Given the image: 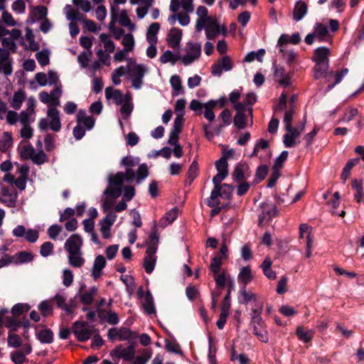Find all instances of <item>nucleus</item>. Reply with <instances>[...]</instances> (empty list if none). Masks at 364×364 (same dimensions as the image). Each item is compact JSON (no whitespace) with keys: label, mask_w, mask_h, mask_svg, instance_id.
I'll return each mask as SVG.
<instances>
[{"label":"nucleus","mask_w":364,"mask_h":364,"mask_svg":"<svg viewBox=\"0 0 364 364\" xmlns=\"http://www.w3.org/2000/svg\"><path fill=\"white\" fill-rule=\"evenodd\" d=\"M186 55L183 56H178V58L181 59L185 65H188L198 60L200 56L201 46L198 43L188 42L185 47Z\"/></svg>","instance_id":"2"},{"label":"nucleus","mask_w":364,"mask_h":364,"mask_svg":"<svg viewBox=\"0 0 364 364\" xmlns=\"http://www.w3.org/2000/svg\"><path fill=\"white\" fill-rule=\"evenodd\" d=\"M1 42L3 46V48L11 50L12 53H15L16 52L17 45L14 39L11 38H1Z\"/></svg>","instance_id":"43"},{"label":"nucleus","mask_w":364,"mask_h":364,"mask_svg":"<svg viewBox=\"0 0 364 364\" xmlns=\"http://www.w3.org/2000/svg\"><path fill=\"white\" fill-rule=\"evenodd\" d=\"M38 309L41 311L43 316H48L52 314V307L48 301H43L38 305Z\"/></svg>","instance_id":"59"},{"label":"nucleus","mask_w":364,"mask_h":364,"mask_svg":"<svg viewBox=\"0 0 364 364\" xmlns=\"http://www.w3.org/2000/svg\"><path fill=\"white\" fill-rule=\"evenodd\" d=\"M105 97L107 100L112 98L118 105L122 104L124 101L122 92L119 90H114L111 87L105 89Z\"/></svg>","instance_id":"17"},{"label":"nucleus","mask_w":364,"mask_h":364,"mask_svg":"<svg viewBox=\"0 0 364 364\" xmlns=\"http://www.w3.org/2000/svg\"><path fill=\"white\" fill-rule=\"evenodd\" d=\"M268 170H269V167L265 164L260 165L259 166H258V168H257V171H256V173H255V177H256V178L255 179V183H257L260 182L261 181H262L263 179H264V178L266 177V176L268 173Z\"/></svg>","instance_id":"42"},{"label":"nucleus","mask_w":364,"mask_h":364,"mask_svg":"<svg viewBox=\"0 0 364 364\" xmlns=\"http://www.w3.org/2000/svg\"><path fill=\"white\" fill-rule=\"evenodd\" d=\"M82 245V240L80 235L73 234L65 243V250L69 255L81 254V247Z\"/></svg>","instance_id":"6"},{"label":"nucleus","mask_w":364,"mask_h":364,"mask_svg":"<svg viewBox=\"0 0 364 364\" xmlns=\"http://www.w3.org/2000/svg\"><path fill=\"white\" fill-rule=\"evenodd\" d=\"M124 181V172H117L114 176L109 177V183L111 186H116L120 187Z\"/></svg>","instance_id":"40"},{"label":"nucleus","mask_w":364,"mask_h":364,"mask_svg":"<svg viewBox=\"0 0 364 364\" xmlns=\"http://www.w3.org/2000/svg\"><path fill=\"white\" fill-rule=\"evenodd\" d=\"M134 348L132 345L129 346L126 348H123L122 345L117 346L114 350L110 352V356L117 358H123L125 360L130 361L134 356Z\"/></svg>","instance_id":"8"},{"label":"nucleus","mask_w":364,"mask_h":364,"mask_svg":"<svg viewBox=\"0 0 364 364\" xmlns=\"http://www.w3.org/2000/svg\"><path fill=\"white\" fill-rule=\"evenodd\" d=\"M34 153V148L31 146V144H28L22 147L20 151V155L23 160H32Z\"/></svg>","instance_id":"35"},{"label":"nucleus","mask_w":364,"mask_h":364,"mask_svg":"<svg viewBox=\"0 0 364 364\" xmlns=\"http://www.w3.org/2000/svg\"><path fill=\"white\" fill-rule=\"evenodd\" d=\"M182 38V30L173 28L168 34V45L172 48H176L179 46Z\"/></svg>","instance_id":"12"},{"label":"nucleus","mask_w":364,"mask_h":364,"mask_svg":"<svg viewBox=\"0 0 364 364\" xmlns=\"http://www.w3.org/2000/svg\"><path fill=\"white\" fill-rule=\"evenodd\" d=\"M81 254L77 255H69L68 262L69 264L73 267H80L85 263L84 258L81 256Z\"/></svg>","instance_id":"36"},{"label":"nucleus","mask_w":364,"mask_h":364,"mask_svg":"<svg viewBox=\"0 0 364 364\" xmlns=\"http://www.w3.org/2000/svg\"><path fill=\"white\" fill-rule=\"evenodd\" d=\"M136 337L130 328L122 327L119 329V339L120 341H129Z\"/></svg>","instance_id":"33"},{"label":"nucleus","mask_w":364,"mask_h":364,"mask_svg":"<svg viewBox=\"0 0 364 364\" xmlns=\"http://www.w3.org/2000/svg\"><path fill=\"white\" fill-rule=\"evenodd\" d=\"M142 306L144 311L149 315L156 312L154 299L149 290H147L143 297Z\"/></svg>","instance_id":"15"},{"label":"nucleus","mask_w":364,"mask_h":364,"mask_svg":"<svg viewBox=\"0 0 364 364\" xmlns=\"http://www.w3.org/2000/svg\"><path fill=\"white\" fill-rule=\"evenodd\" d=\"M165 348L168 352L175 353L176 354L181 353L179 344L168 339L165 341Z\"/></svg>","instance_id":"55"},{"label":"nucleus","mask_w":364,"mask_h":364,"mask_svg":"<svg viewBox=\"0 0 364 364\" xmlns=\"http://www.w3.org/2000/svg\"><path fill=\"white\" fill-rule=\"evenodd\" d=\"M104 195L110 196L114 198H117L119 197L122 194V188L121 187H107L103 192Z\"/></svg>","instance_id":"62"},{"label":"nucleus","mask_w":364,"mask_h":364,"mask_svg":"<svg viewBox=\"0 0 364 364\" xmlns=\"http://www.w3.org/2000/svg\"><path fill=\"white\" fill-rule=\"evenodd\" d=\"M120 164L127 168H132L139 164V160H136L132 156H127L122 159Z\"/></svg>","instance_id":"61"},{"label":"nucleus","mask_w":364,"mask_h":364,"mask_svg":"<svg viewBox=\"0 0 364 364\" xmlns=\"http://www.w3.org/2000/svg\"><path fill=\"white\" fill-rule=\"evenodd\" d=\"M146 70V67L142 64L136 65L133 68L127 66V71L132 78H143Z\"/></svg>","instance_id":"21"},{"label":"nucleus","mask_w":364,"mask_h":364,"mask_svg":"<svg viewBox=\"0 0 364 364\" xmlns=\"http://www.w3.org/2000/svg\"><path fill=\"white\" fill-rule=\"evenodd\" d=\"M116 218V214L112 212H109L102 220L100 221L99 225L111 228L115 222Z\"/></svg>","instance_id":"48"},{"label":"nucleus","mask_w":364,"mask_h":364,"mask_svg":"<svg viewBox=\"0 0 364 364\" xmlns=\"http://www.w3.org/2000/svg\"><path fill=\"white\" fill-rule=\"evenodd\" d=\"M351 186L353 189L356 191L354 196L355 199L358 203H360L364 194L362 181H358V179H354L352 181Z\"/></svg>","instance_id":"25"},{"label":"nucleus","mask_w":364,"mask_h":364,"mask_svg":"<svg viewBox=\"0 0 364 364\" xmlns=\"http://www.w3.org/2000/svg\"><path fill=\"white\" fill-rule=\"evenodd\" d=\"M11 53H12L11 50L0 48V73L6 76L11 75L13 72Z\"/></svg>","instance_id":"5"},{"label":"nucleus","mask_w":364,"mask_h":364,"mask_svg":"<svg viewBox=\"0 0 364 364\" xmlns=\"http://www.w3.org/2000/svg\"><path fill=\"white\" fill-rule=\"evenodd\" d=\"M87 322L80 321H77L73 324V332L80 342H85L90 339L92 336L93 331H95L87 328Z\"/></svg>","instance_id":"3"},{"label":"nucleus","mask_w":364,"mask_h":364,"mask_svg":"<svg viewBox=\"0 0 364 364\" xmlns=\"http://www.w3.org/2000/svg\"><path fill=\"white\" fill-rule=\"evenodd\" d=\"M53 244L50 242H45L41 246L40 254L42 257H46L53 253Z\"/></svg>","instance_id":"52"},{"label":"nucleus","mask_w":364,"mask_h":364,"mask_svg":"<svg viewBox=\"0 0 364 364\" xmlns=\"http://www.w3.org/2000/svg\"><path fill=\"white\" fill-rule=\"evenodd\" d=\"M244 168L245 166L241 164H239L235 166L232 172V178L235 181L240 182L245 178Z\"/></svg>","instance_id":"41"},{"label":"nucleus","mask_w":364,"mask_h":364,"mask_svg":"<svg viewBox=\"0 0 364 364\" xmlns=\"http://www.w3.org/2000/svg\"><path fill=\"white\" fill-rule=\"evenodd\" d=\"M227 286H228V291L223 300L221 307L230 309V306H231L230 294H231L232 290H233L235 288L234 280L231 278H228Z\"/></svg>","instance_id":"23"},{"label":"nucleus","mask_w":364,"mask_h":364,"mask_svg":"<svg viewBox=\"0 0 364 364\" xmlns=\"http://www.w3.org/2000/svg\"><path fill=\"white\" fill-rule=\"evenodd\" d=\"M198 170L199 167L198 162L195 160L191 163L187 172V178L188 180H189V184H191L193 181V180L197 177Z\"/></svg>","instance_id":"32"},{"label":"nucleus","mask_w":364,"mask_h":364,"mask_svg":"<svg viewBox=\"0 0 364 364\" xmlns=\"http://www.w3.org/2000/svg\"><path fill=\"white\" fill-rule=\"evenodd\" d=\"M62 231V227L58 225H52L48 229V235L52 240H55Z\"/></svg>","instance_id":"60"},{"label":"nucleus","mask_w":364,"mask_h":364,"mask_svg":"<svg viewBox=\"0 0 364 364\" xmlns=\"http://www.w3.org/2000/svg\"><path fill=\"white\" fill-rule=\"evenodd\" d=\"M1 21L9 26H14L16 24L12 15L5 10L3 11L1 18L0 19V23Z\"/></svg>","instance_id":"56"},{"label":"nucleus","mask_w":364,"mask_h":364,"mask_svg":"<svg viewBox=\"0 0 364 364\" xmlns=\"http://www.w3.org/2000/svg\"><path fill=\"white\" fill-rule=\"evenodd\" d=\"M262 213L259 215V225H260L265 219L271 220L278 215L277 206L272 203H262L260 205Z\"/></svg>","instance_id":"9"},{"label":"nucleus","mask_w":364,"mask_h":364,"mask_svg":"<svg viewBox=\"0 0 364 364\" xmlns=\"http://www.w3.org/2000/svg\"><path fill=\"white\" fill-rule=\"evenodd\" d=\"M222 266V257L216 256L212 259L210 269L215 274H217L219 273L220 268Z\"/></svg>","instance_id":"50"},{"label":"nucleus","mask_w":364,"mask_h":364,"mask_svg":"<svg viewBox=\"0 0 364 364\" xmlns=\"http://www.w3.org/2000/svg\"><path fill=\"white\" fill-rule=\"evenodd\" d=\"M36 58L38 63L42 66H46L50 63L49 55L47 51L41 50L38 52L36 54Z\"/></svg>","instance_id":"51"},{"label":"nucleus","mask_w":364,"mask_h":364,"mask_svg":"<svg viewBox=\"0 0 364 364\" xmlns=\"http://www.w3.org/2000/svg\"><path fill=\"white\" fill-rule=\"evenodd\" d=\"M230 309L221 307V313L219 316L216 325L219 329H223L227 321V318L229 315Z\"/></svg>","instance_id":"46"},{"label":"nucleus","mask_w":364,"mask_h":364,"mask_svg":"<svg viewBox=\"0 0 364 364\" xmlns=\"http://www.w3.org/2000/svg\"><path fill=\"white\" fill-rule=\"evenodd\" d=\"M45 149L47 151L53 150L55 147L54 136L47 134L44 138Z\"/></svg>","instance_id":"57"},{"label":"nucleus","mask_w":364,"mask_h":364,"mask_svg":"<svg viewBox=\"0 0 364 364\" xmlns=\"http://www.w3.org/2000/svg\"><path fill=\"white\" fill-rule=\"evenodd\" d=\"M240 294L242 296V300L240 298L238 299L240 304H247L251 301H256L257 299V295L252 292L247 291L245 287L240 289Z\"/></svg>","instance_id":"28"},{"label":"nucleus","mask_w":364,"mask_h":364,"mask_svg":"<svg viewBox=\"0 0 364 364\" xmlns=\"http://www.w3.org/2000/svg\"><path fill=\"white\" fill-rule=\"evenodd\" d=\"M105 265V258L102 255H97L95 259L92 269V276L95 279H98L102 275V269Z\"/></svg>","instance_id":"11"},{"label":"nucleus","mask_w":364,"mask_h":364,"mask_svg":"<svg viewBox=\"0 0 364 364\" xmlns=\"http://www.w3.org/2000/svg\"><path fill=\"white\" fill-rule=\"evenodd\" d=\"M307 9V4L304 1H296L293 11V18L296 21H301L306 14Z\"/></svg>","instance_id":"13"},{"label":"nucleus","mask_w":364,"mask_h":364,"mask_svg":"<svg viewBox=\"0 0 364 364\" xmlns=\"http://www.w3.org/2000/svg\"><path fill=\"white\" fill-rule=\"evenodd\" d=\"M290 134L284 135V144L286 147H293L295 144V139L301 135L300 132H296V129L291 128V130H287Z\"/></svg>","instance_id":"20"},{"label":"nucleus","mask_w":364,"mask_h":364,"mask_svg":"<svg viewBox=\"0 0 364 364\" xmlns=\"http://www.w3.org/2000/svg\"><path fill=\"white\" fill-rule=\"evenodd\" d=\"M156 262V257L145 256L144 259V267L147 274H151L154 271Z\"/></svg>","instance_id":"37"},{"label":"nucleus","mask_w":364,"mask_h":364,"mask_svg":"<svg viewBox=\"0 0 364 364\" xmlns=\"http://www.w3.org/2000/svg\"><path fill=\"white\" fill-rule=\"evenodd\" d=\"M233 122L235 126L237 128L244 129L247 125L245 113H236L234 117Z\"/></svg>","instance_id":"49"},{"label":"nucleus","mask_w":364,"mask_h":364,"mask_svg":"<svg viewBox=\"0 0 364 364\" xmlns=\"http://www.w3.org/2000/svg\"><path fill=\"white\" fill-rule=\"evenodd\" d=\"M159 28L160 24L159 23H152L149 26L146 32V40L149 43H157L156 34L158 33Z\"/></svg>","instance_id":"18"},{"label":"nucleus","mask_w":364,"mask_h":364,"mask_svg":"<svg viewBox=\"0 0 364 364\" xmlns=\"http://www.w3.org/2000/svg\"><path fill=\"white\" fill-rule=\"evenodd\" d=\"M97 289L95 287H91L88 291L80 295V302L85 305H90L94 300V296L96 294Z\"/></svg>","instance_id":"19"},{"label":"nucleus","mask_w":364,"mask_h":364,"mask_svg":"<svg viewBox=\"0 0 364 364\" xmlns=\"http://www.w3.org/2000/svg\"><path fill=\"white\" fill-rule=\"evenodd\" d=\"M213 191L219 194V197L223 199H230L234 186L228 183H223L220 186L213 187Z\"/></svg>","instance_id":"14"},{"label":"nucleus","mask_w":364,"mask_h":364,"mask_svg":"<svg viewBox=\"0 0 364 364\" xmlns=\"http://www.w3.org/2000/svg\"><path fill=\"white\" fill-rule=\"evenodd\" d=\"M228 170H225L222 171H218V173L213 177V183L214 184V187L220 186L221 184V182L228 176Z\"/></svg>","instance_id":"58"},{"label":"nucleus","mask_w":364,"mask_h":364,"mask_svg":"<svg viewBox=\"0 0 364 364\" xmlns=\"http://www.w3.org/2000/svg\"><path fill=\"white\" fill-rule=\"evenodd\" d=\"M38 338L43 343H51L53 341V333L50 329L41 330L38 333Z\"/></svg>","instance_id":"29"},{"label":"nucleus","mask_w":364,"mask_h":364,"mask_svg":"<svg viewBox=\"0 0 364 364\" xmlns=\"http://www.w3.org/2000/svg\"><path fill=\"white\" fill-rule=\"evenodd\" d=\"M4 324L10 331H16L18 327L21 326V321H17L14 316H6L5 318Z\"/></svg>","instance_id":"34"},{"label":"nucleus","mask_w":364,"mask_h":364,"mask_svg":"<svg viewBox=\"0 0 364 364\" xmlns=\"http://www.w3.org/2000/svg\"><path fill=\"white\" fill-rule=\"evenodd\" d=\"M298 338L305 343L309 342L313 337L312 331H304L302 327H298L296 329Z\"/></svg>","instance_id":"47"},{"label":"nucleus","mask_w":364,"mask_h":364,"mask_svg":"<svg viewBox=\"0 0 364 364\" xmlns=\"http://www.w3.org/2000/svg\"><path fill=\"white\" fill-rule=\"evenodd\" d=\"M26 99V95L25 92L21 90L18 92H16L14 95L12 101H11V106L15 109H19L21 107V105L23 102Z\"/></svg>","instance_id":"26"},{"label":"nucleus","mask_w":364,"mask_h":364,"mask_svg":"<svg viewBox=\"0 0 364 364\" xmlns=\"http://www.w3.org/2000/svg\"><path fill=\"white\" fill-rule=\"evenodd\" d=\"M14 264H21L30 262L33 259V256L31 252L26 251H21L14 255Z\"/></svg>","instance_id":"22"},{"label":"nucleus","mask_w":364,"mask_h":364,"mask_svg":"<svg viewBox=\"0 0 364 364\" xmlns=\"http://www.w3.org/2000/svg\"><path fill=\"white\" fill-rule=\"evenodd\" d=\"M233 68V63L231 58L228 55H225L218 59L216 63L212 65L211 73L215 76L220 77L222 75L223 70L230 71Z\"/></svg>","instance_id":"7"},{"label":"nucleus","mask_w":364,"mask_h":364,"mask_svg":"<svg viewBox=\"0 0 364 364\" xmlns=\"http://www.w3.org/2000/svg\"><path fill=\"white\" fill-rule=\"evenodd\" d=\"M179 55H174L173 53L169 50H166L160 57V61L161 63H167L168 62L171 63L172 65H174Z\"/></svg>","instance_id":"39"},{"label":"nucleus","mask_w":364,"mask_h":364,"mask_svg":"<svg viewBox=\"0 0 364 364\" xmlns=\"http://www.w3.org/2000/svg\"><path fill=\"white\" fill-rule=\"evenodd\" d=\"M122 43L124 46L127 51H132L134 45V36L131 33H127L124 35Z\"/></svg>","instance_id":"45"},{"label":"nucleus","mask_w":364,"mask_h":364,"mask_svg":"<svg viewBox=\"0 0 364 364\" xmlns=\"http://www.w3.org/2000/svg\"><path fill=\"white\" fill-rule=\"evenodd\" d=\"M8 344L14 348H18L21 345V338L17 334H9Z\"/></svg>","instance_id":"63"},{"label":"nucleus","mask_w":364,"mask_h":364,"mask_svg":"<svg viewBox=\"0 0 364 364\" xmlns=\"http://www.w3.org/2000/svg\"><path fill=\"white\" fill-rule=\"evenodd\" d=\"M149 175L148 166L146 164H140L136 171V182L137 184L141 183Z\"/></svg>","instance_id":"30"},{"label":"nucleus","mask_w":364,"mask_h":364,"mask_svg":"<svg viewBox=\"0 0 364 364\" xmlns=\"http://www.w3.org/2000/svg\"><path fill=\"white\" fill-rule=\"evenodd\" d=\"M0 201L6 206L14 208L16 205L17 191L14 186H2L0 191Z\"/></svg>","instance_id":"4"},{"label":"nucleus","mask_w":364,"mask_h":364,"mask_svg":"<svg viewBox=\"0 0 364 364\" xmlns=\"http://www.w3.org/2000/svg\"><path fill=\"white\" fill-rule=\"evenodd\" d=\"M11 358L15 364H22L26 360V355L21 351L12 353Z\"/></svg>","instance_id":"64"},{"label":"nucleus","mask_w":364,"mask_h":364,"mask_svg":"<svg viewBox=\"0 0 364 364\" xmlns=\"http://www.w3.org/2000/svg\"><path fill=\"white\" fill-rule=\"evenodd\" d=\"M48 160L47 154L44 152L43 150L41 149L38 153H34L33 157L32 159V161L37 165H41Z\"/></svg>","instance_id":"44"},{"label":"nucleus","mask_w":364,"mask_h":364,"mask_svg":"<svg viewBox=\"0 0 364 364\" xmlns=\"http://www.w3.org/2000/svg\"><path fill=\"white\" fill-rule=\"evenodd\" d=\"M254 334L258 339L264 343L268 342L267 331L262 327L255 326Z\"/></svg>","instance_id":"53"},{"label":"nucleus","mask_w":364,"mask_h":364,"mask_svg":"<svg viewBox=\"0 0 364 364\" xmlns=\"http://www.w3.org/2000/svg\"><path fill=\"white\" fill-rule=\"evenodd\" d=\"M219 194L216 191L212 190L210 196L207 199L206 203L208 207L220 206Z\"/></svg>","instance_id":"54"},{"label":"nucleus","mask_w":364,"mask_h":364,"mask_svg":"<svg viewBox=\"0 0 364 364\" xmlns=\"http://www.w3.org/2000/svg\"><path fill=\"white\" fill-rule=\"evenodd\" d=\"M314 33L319 41H323L324 37L328 35V30L326 26L321 23H317L315 25Z\"/></svg>","instance_id":"27"},{"label":"nucleus","mask_w":364,"mask_h":364,"mask_svg":"<svg viewBox=\"0 0 364 364\" xmlns=\"http://www.w3.org/2000/svg\"><path fill=\"white\" fill-rule=\"evenodd\" d=\"M295 113V107L294 105H290L289 109L287 112H286L284 117V122L285 124V129L286 130H291V122L293 116Z\"/></svg>","instance_id":"31"},{"label":"nucleus","mask_w":364,"mask_h":364,"mask_svg":"<svg viewBox=\"0 0 364 364\" xmlns=\"http://www.w3.org/2000/svg\"><path fill=\"white\" fill-rule=\"evenodd\" d=\"M206 25V37L208 39H213L220 32V28L216 20H213L211 17H207Z\"/></svg>","instance_id":"10"},{"label":"nucleus","mask_w":364,"mask_h":364,"mask_svg":"<svg viewBox=\"0 0 364 364\" xmlns=\"http://www.w3.org/2000/svg\"><path fill=\"white\" fill-rule=\"evenodd\" d=\"M360 161L359 158H355L350 159L344 166L342 173L341 175V179L345 182L350 176V172L352 168L358 164Z\"/></svg>","instance_id":"24"},{"label":"nucleus","mask_w":364,"mask_h":364,"mask_svg":"<svg viewBox=\"0 0 364 364\" xmlns=\"http://www.w3.org/2000/svg\"><path fill=\"white\" fill-rule=\"evenodd\" d=\"M252 279L251 267L250 266L243 267L238 274V281L243 284V287H246Z\"/></svg>","instance_id":"16"},{"label":"nucleus","mask_w":364,"mask_h":364,"mask_svg":"<svg viewBox=\"0 0 364 364\" xmlns=\"http://www.w3.org/2000/svg\"><path fill=\"white\" fill-rule=\"evenodd\" d=\"M329 55L330 50L326 47L321 46L314 50V55L311 58V60L315 63V65L313 68L314 79L318 80L327 76H335L334 82L329 84L327 86L326 92L330 91L336 85L340 83L342 81L343 77L348 73V68H343L341 72L337 71L336 73H328Z\"/></svg>","instance_id":"1"},{"label":"nucleus","mask_w":364,"mask_h":364,"mask_svg":"<svg viewBox=\"0 0 364 364\" xmlns=\"http://www.w3.org/2000/svg\"><path fill=\"white\" fill-rule=\"evenodd\" d=\"M289 152L287 151H283L280 155L275 159L274 164L272 166V169L280 171V169L283 167L284 163L287 159Z\"/></svg>","instance_id":"38"}]
</instances>
